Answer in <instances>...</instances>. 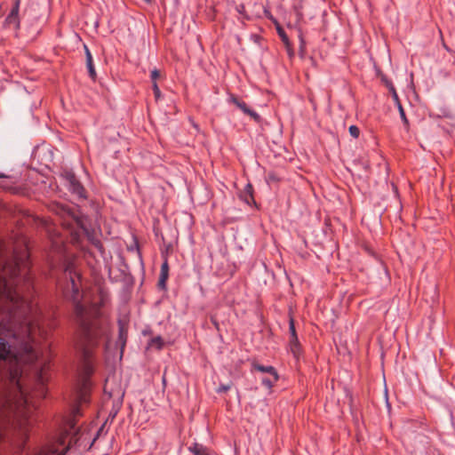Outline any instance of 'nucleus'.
Wrapping results in <instances>:
<instances>
[{
  "mask_svg": "<svg viewBox=\"0 0 455 455\" xmlns=\"http://www.w3.org/2000/svg\"><path fill=\"white\" fill-rule=\"evenodd\" d=\"M43 332L39 326L26 323L21 333L10 323H0V360H9L15 365H34L40 354L36 332Z\"/></svg>",
  "mask_w": 455,
  "mask_h": 455,
  "instance_id": "1",
  "label": "nucleus"
},
{
  "mask_svg": "<svg viewBox=\"0 0 455 455\" xmlns=\"http://www.w3.org/2000/svg\"><path fill=\"white\" fill-rule=\"evenodd\" d=\"M20 0H15L13 6L5 19V25L13 26L16 29L20 28V19H19V11H20Z\"/></svg>",
  "mask_w": 455,
  "mask_h": 455,
  "instance_id": "3",
  "label": "nucleus"
},
{
  "mask_svg": "<svg viewBox=\"0 0 455 455\" xmlns=\"http://www.w3.org/2000/svg\"><path fill=\"white\" fill-rule=\"evenodd\" d=\"M289 346L291 353L295 358L299 359L302 353V348L299 338H290Z\"/></svg>",
  "mask_w": 455,
  "mask_h": 455,
  "instance_id": "8",
  "label": "nucleus"
},
{
  "mask_svg": "<svg viewBox=\"0 0 455 455\" xmlns=\"http://www.w3.org/2000/svg\"><path fill=\"white\" fill-rule=\"evenodd\" d=\"M398 110H399V115H400V117L403 123V124L405 126H408L409 125V121L406 117V115H405V111L403 109V108L402 107V105L398 102Z\"/></svg>",
  "mask_w": 455,
  "mask_h": 455,
  "instance_id": "13",
  "label": "nucleus"
},
{
  "mask_svg": "<svg viewBox=\"0 0 455 455\" xmlns=\"http://www.w3.org/2000/svg\"><path fill=\"white\" fill-rule=\"evenodd\" d=\"M65 186L73 195L76 196L78 198H86L85 189L76 177Z\"/></svg>",
  "mask_w": 455,
  "mask_h": 455,
  "instance_id": "4",
  "label": "nucleus"
},
{
  "mask_svg": "<svg viewBox=\"0 0 455 455\" xmlns=\"http://www.w3.org/2000/svg\"><path fill=\"white\" fill-rule=\"evenodd\" d=\"M152 89H153V92H154L156 100H158L161 98V91L158 87L157 83L153 84Z\"/></svg>",
  "mask_w": 455,
  "mask_h": 455,
  "instance_id": "20",
  "label": "nucleus"
},
{
  "mask_svg": "<svg viewBox=\"0 0 455 455\" xmlns=\"http://www.w3.org/2000/svg\"><path fill=\"white\" fill-rule=\"evenodd\" d=\"M246 115L250 116L256 123L261 122V116L251 108L249 109V112H247Z\"/></svg>",
  "mask_w": 455,
  "mask_h": 455,
  "instance_id": "16",
  "label": "nucleus"
},
{
  "mask_svg": "<svg viewBox=\"0 0 455 455\" xmlns=\"http://www.w3.org/2000/svg\"><path fill=\"white\" fill-rule=\"evenodd\" d=\"M276 381H274V379H270L268 378H263L261 379V384L265 387H267V388H272V387L274 386V384L275 383Z\"/></svg>",
  "mask_w": 455,
  "mask_h": 455,
  "instance_id": "17",
  "label": "nucleus"
},
{
  "mask_svg": "<svg viewBox=\"0 0 455 455\" xmlns=\"http://www.w3.org/2000/svg\"><path fill=\"white\" fill-rule=\"evenodd\" d=\"M60 177L64 182V185L68 184L69 181H71L73 179L76 178V175L73 171L69 169H63L60 172Z\"/></svg>",
  "mask_w": 455,
  "mask_h": 455,
  "instance_id": "11",
  "label": "nucleus"
},
{
  "mask_svg": "<svg viewBox=\"0 0 455 455\" xmlns=\"http://www.w3.org/2000/svg\"><path fill=\"white\" fill-rule=\"evenodd\" d=\"M229 101L234 103L238 108H240L243 113H244L245 115L247 114V112H249V109L251 108H249L247 106V104L243 101V100H240L238 98H236L235 96L234 95H231L230 98H229Z\"/></svg>",
  "mask_w": 455,
  "mask_h": 455,
  "instance_id": "10",
  "label": "nucleus"
},
{
  "mask_svg": "<svg viewBox=\"0 0 455 455\" xmlns=\"http://www.w3.org/2000/svg\"><path fill=\"white\" fill-rule=\"evenodd\" d=\"M119 339L121 341H123V343L124 344L125 343V339H126V336H125V333H124V327L121 325V323L119 322Z\"/></svg>",
  "mask_w": 455,
  "mask_h": 455,
  "instance_id": "23",
  "label": "nucleus"
},
{
  "mask_svg": "<svg viewBox=\"0 0 455 455\" xmlns=\"http://www.w3.org/2000/svg\"><path fill=\"white\" fill-rule=\"evenodd\" d=\"M84 49L85 59H86V68L88 70L89 76L92 80H95L97 77V73H96V69L94 68L92 55L86 44H84Z\"/></svg>",
  "mask_w": 455,
  "mask_h": 455,
  "instance_id": "5",
  "label": "nucleus"
},
{
  "mask_svg": "<svg viewBox=\"0 0 455 455\" xmlns=\"http://www.w3.org/2000/svg\"><path fill=\"white\" fill-rule=\"evenodd\" d=\"M63 279V283L60 284L63 295L74 304L76 322L84 339L88 342H92L96 338V334L93 323L87 318L86 309L81 302L82 296L79 288L81 275L75 270L74 265L71 262H68L64 266Z\"/></svg>",
  "mask_w": 455,
  "mask_h": 455,
  "instance_id": "2",
  "label": "nucleus"
},
{
  "mask_svg": "<svg viewBox=\"0 0 455 455\" xmlns=\"http://www.w3.org/2000/svg\"><path fill=\"white\" fill-rule=\"evenodd\" d=\"M289 331H290V338H297L298 337L296 329H295L294 321L292 318L289 322Z\"/></svg>",
  "mask_w": 455,
  "mask_h": 455,
  "instance_id": "15",
  "label": "nucleus"
},
{
  "mask_svg": "<svg viewBox=\"0 0 455 455\" xmlns=\"http://www.w3.org/2000/svg\"><path fill=\"white\" fill-rule=\"evenodd\" d=\"M23 435H24V436H25V440H27V439H28V434H27V433H24ZM25 442H26V441H24V443H25Z\"/></svg>",
  "mask_w": 455,
  "mask_h": 455,
  "instance_id": "27",
  "label": "nucleus"
},
{
  "mask_svg": "<svg viewBox=\"0 0 455 455\" xmlns=\"http://www.w3.org/2000/svg\"><path fill=\"white\" fill-rule=\"evenodd\" d=\"M4 175L3 173H0V178H4Z\"/></svg>",
  "mask_w": 455,
  "mask_h": 455,
  "instance_id": "30",
  "label": "nucleus"
},
{
  "mask_svg": "<svg viewBox=\"0 0 455 455\" xmlns=\"http://www.w3.org/2000/svg\"><path fill=\"white\" fill-rule=\"evenodd\" d=\"M251 367L255 371L264 372V373H268L269 375H271L274 378V381H277L279 379L277 371L275 370V367H273L271 365H262L256 362H253L251 364Z\"/></svg>",
  "mask_w": 455,
  "mask_h": 455,
  "instance_id": "7",
  "label": "nucleus"
},
{
  "mask_svg": "<svg viewBox=\"0 0 455 455\" xmlns=\"http://www.w3.org/2000/svg\"><path fill=\"white\" fill-rule=\"evenodd\" d=\"M188 451L194 455H210L207 447L201 443H194L188 447Z\"/></svg>",
  "mask_w": 455,
  "mask_h": 455,
  "instance_id": "9",
  "label": "nucleus"
},
{
  "mask_svg": "<svg viewBox=\"0 0 455 455\" xmlns=\"http://www.w3.org/2000/svg\"><path fill=\"white\" fill-rule=\"evenodd\" d=\"M168 276L169 275H167L165 274H160L158 283H157V286L160 290H166V281L168 279Z\"/></svg>",
  "mask_w": 455,
  "mask_h": 455,
  "instance_id": "12",
  "label": "nucleus"
},
{
  "mask_svg": "<svg viewBox=\"0 0 455 455\" xmlns=\"http://www.w3.org/2000/svg\"><path fill=\"white\" fill-rule=\"evenodd\" d=\"M299 41H300L299 56H300V58H304V56H305V41L301 36L299 37Z\"/></svg>",
  "mask_w": 455,
  "mask_h": 455,
  "instance_id": "22",
  "label": "nucleus"
},
{
  "mask_svg": "<svg viewBox=\"0 0 455 455\" xmlns=\"http://www.w3.org/2000/svg\"><path fill=\"white\" fill-rule=\"evenodd\" d=\"M239 197L248 205H256V202L253 197V188L250 183L246 184L243 190L240 193Z\"/></svg>",
  "mask_w": 455,
  "mask_h": 455,
  "instance_id": "6",
  "label": "nucleus"
},
{
  "mask_svg": "<svg viewBox=\"0 0 455 455\" xmlns=\"http://www.w3.org/2000/svg\"><path fill=\"white\" fill-rule=\"evenodd\" d=\"M394 96H395V98L396 100L398 99V98H397V94H396V92H395V90H394Z\"/></svg>",
  "mask_w": 455,
  "mask_h": 455,
  "instance_id": "28",
  "label": "nucleus"
},
{
  "mask_svg": "<svg viewBox=\"0 0 455 455\" xmlns=\"http://www.w3.org/2000/svg\"><path fill=\"white\" fill-rule=\"evenodd\" d=\"M160 274H165L169 275V266L166 260L161 266Z\"/></svg>",
  "mask_w": 455,
  "mask_h": 455,
  "instance_id": "24",
  "label": "nucleus"
},
{
  "mask_svg": "<svg viewBox=\"0 0 455 455\" xmlns=\"http://www.w3.org/2000/svg\"><path fill=\"white\" fill-rule=\"evenodd\" d=\"M231 388L230 384H220L218 388L216 389V392L218 394L225 393L228 391Z\"/></svg>",
  "mask_w": 455,
  "mask_h": 455,
  "instance_id": "19",
  "label": "nucleus"
},
{
  "mask_svg": "<svg viewBox=\"0 0 455 455\" xmlns=\"http://www.w3.org/2000/svg\"><path fill=\"white\" fill-rule=\"evenodd\" d=\"M143 1L148 3V4H150L152 2V0H143Z\"/></svg>",
  "mask_w": 455,
  "mask_h": 455,
  "instance_id": "29",
  "label": "nucleus"
},
{
  "mask_svg": "<svg viewBox=\"0 0 455 455\" xmlns=\"http://www.w3.org/2000/svg\"><path fill=\"white\" fill-rule=\"evenodd\" d=\"M277 33H278L279 36L281 37L282 41L285 44H288V41H289L288 36L282 28L277 27Z\"/></svg>",
  "mask_w": 455,
  "mask_h": 455,
  "instance_id": "18",
  "label": "nucleus"
},
{
  "mask_svg": "<svg viewBox=\"0 0 455 455\" xmlns=\"http://www.w3.org/2000/svg\"><path fill=\"white\" fill-rule=\"evenodd\" d=\"M93 244L101 253H103L104 248L100 240L96 239L95 241H93Z\"/></svg>",
  "mask_w": 455,
  "mask_h": 455,
  "instance_id": "25",
  "label": "nucleus"
},
{
  "mask_svg": "<svg viewBox=\"0 0 455 455\" xmlns=\"http://www.w3.org/2000/svg\"><path fill=\"white\" fill-rule=\"evenodd\" d=\"M244 9L245 7L243 4H240L235 6V11L240 14H244Z\"/></svg>",
  "mask_w": 455,
  "mask_h": 455,
  "instance_id": "26",
  "label": "nucleus"
},
{
  "mask_svg": "<svg viewBox=\"0 0 455 455\" xmlns=\"http://www.w3.org/2000/svg\"><path fill=\"white\" fill-rule=\"evenodd\" d=\"M160 76V72L158 69L155 68L150 72V79L152 83H156V79Z\"/></svg>",
  "mask_w": 455,
  "mask_h": 455,
  "instance_id": "21",
  "label": "nucleus"
},
{
  "mask_svg": "<svg viewBox=\"0 0 455 455\" xmlns=\"http://www.w3.org/2000/svg\"><path fill=\"white\" fill-rule=\"evenodd\" d=\"M348 132H349V134L355 138V139H357L360 135V130L359 128L356 126V125H350L349 128H348Z\"/></svg>",
  "mask_w": 455,
  "mask_h": 455,
  "instance_id": "14",
  "label": "nucleus"
}]
</instances>
